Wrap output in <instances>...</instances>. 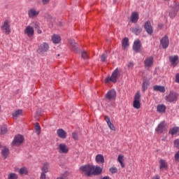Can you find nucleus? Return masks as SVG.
I'll return each mask as SVG.
<instances>
[{
	"label": "nucleus",
	"mask_w": 179,
	"mask_h": 179,
	"mask_svg": "<svg viewBox=\"0 0 179 179\" xmlns=\"http://www.w3.org/2000/svg\"><path fill=\"white\" fill-rule=\"evenodd\" d=\"M120 70L116 69L112 73L111 76L107 77L105 79V83H110V82H113V83H115L117 82V79L120 75Z\"/></svg>",
	"instance_id": "f257e3e1"
},
{
	"label": "nucleus",
	"mask_w": 179,
	"mask_h": 179,
	"mask_svg": "<svg viewBox=\"0 0 179 179\" xmlns=\"http://www.w3.org/2000/svg\"><path fill=\"white\" fill-rule=\"evenodd\" d=\"M141 92L138 91L134 96V101H133V107L134 108H136V110H139L141 108Z\"/></svg>",
	"instance_id": "f03ea898"
},
{
	"label": "nucleus",
	"mask_w": 179,
	"mask_h": 179,
	"mask_svg": "<svg viewBox=\"0 0 179 179\" xmlns=\"http://www.w3.org/2000/svg\"><path fill=\"white\" fill-rule=\"evenodd\" d=\"M1 30L5 34H10V20H5L1 24Z\"/></svg>",
	"instance_id": "7ed1b4c3"
},
{
	"label": "nucleus",
	"mask_w": 179,
	"mask_h": 179,
	"mask_svg": "<svg viewBox=\"0 0 179 179\" xmlns=\"http://www.w3.org/2000/svg\"><path fill=\"white\" fill-rule=\"evenodd\" d=\"M80 170L82 171L83 174H85L87 177L92 176V165L82 166H80Z\"/></svg>",
	"instance_id": "20e7f679"
},
{
	"label": "nucleus",
	"mask_w": 179,
	"mask_h": 179,
	"mask_svg": "<svg viewBox=\"0 0 179 179\" xmlns=\"http://www.w3.org/2000/svg\"><path fill=\"white\" fill-rule=\"evenodd\" d=\"M166 101L169 103H176L178 100V94L174 92H171L169 95L166 96Z\"/></svg>",
	"instance_id": "39448f33"
},
{
	"label": "nucleus",
	"mask_w": 179,
	"mask_h": 179,
	"mask_svg": "<svg viewBox=\"0 0 179 179\" xmlns=\"http://www.w3.org/2000/svg\"><path fill=\"white\" fill-rule=\"evenodd\" d=\"M57 150H58L59 153H62L63 155H66L69 152V147H68V145L66 143H62L59 144V145L57 147Z\"/></svg>",
	"instance_id": "423d86ee"
},
{
	"label": "nucleus",
	"mask_w": 179,
	"mask_h": 179,
	"mask_svg": "<svg viewBox=\"0 0 179 179\" xmlns=\"http://www.w3.org/2000/svg\"><path fill=\"white\" fill-rule=\"evenodd\" d=\"M48 50H50V45L45 42H43L38 46L37 52L39 54H44V52H47Z\"/></svg>",
	"instance_id": "0eeeda50"
},
{
	"label": "nucleus",
	"mask_w": 179,
	"mask_h": 179,
	"mask_svg": "<svg viewBox=\"0 0 179 179\" xmlns=\"http://www.w3.org/2000/svg\"><path fill=\"white\" fill-rule=\"evenodd\" d=\"M24 34L29 38H31L34 36V28L30 25L27 26L24 29Z\"/></svg>",
	"instance_id": "6e6552de"
},
{
	"label": "nucleus",
	"mask_w": 179,
	"mask_h": 179,
	"mask_svg": "<svg viewBox=\"0 0 179 179\" xmlns=\"http://www.w3.org/2000/svg\"><path fill=\"white\" fill-rule=\"evenodd\" d=\"M23 141H24V137L20 134H18L15 136L13 141V146H19V145H22V143H23Z\"/></svg>",
	"instance_id": "1a4fd4ad"
},
{
	"label": "nucleus",
	"mask_w": 179,
	"mask_h": 179,
	"mask_svg": "<svg viewBox=\"0 0 179 179\" xmlns=\"http://www.w3.org/2000/svg\"><path fill=\"white\" fill-rule=\"evenodd\" d=\"M106 99L107 100H115L117 99V92L114 90H109L106 94Z\"/></svg>",
	"instance_id": "9d476101"
},
{
	"label": "nucleus",
	"mask_w": 179,
	"mask_h": 179,
	"mask_svg": "<svg viewBox=\"0 0 179 179\" xmlns=\"http://www.w3.org/2000/svg\"><path fill=\"white\" fill-rule=\"evenodd\" d=\"M40 15V10H37L35 8H31L28 10V16L30 19H34Z\"/></svg>",
	"instance_id": "9b49d317"
},
{
	"label": "nucleus",
	"mask_w": 179,
	"mask_h": 179,
	"mask_svg": "<svg viewBox=\"0 0 179 179\" xmlns=\"http://www.w3.org/2000/svg\"><path fill=\"white\" fill-rule=\"evenodd\" d=\"M166 131L167 129H166V127H164V122H162L160 124H159L155 129V132H157V134H163Z\"/></svg>",
	"instance_id": "f8f14e48"
},
{
	"label": "nucleus",
	"mask_w": 179,
	"mask_h": 179,
	"mask_svg": "<svg viewBox=\"0 0 179 179\" xmlns=\"http://www.w3.org/2000/svg\"><path fill=\"white\" fill-rule=\"evenodd\" d=\"M141 47H142V43H141V41H134L133 44L134 51H135V52H141Z\"/></svg>",
	"instance_id": "ddd939ff"
},
{
	"label": "nucleus",
	"mask_w": 179,
	"mask_h": 179,
	"mask_svg": "<svg viewBox=\"0 0 179 179\" xmlns=\"http://www.w3.org/2000/svg\"><path fill=\"white\" fill-rule=\"evenodd\" d=\"M159 164L160 171H163L167 170V169H169V164L164 159H160L159 161Z\"/></svg>",
	"instance_id": "4468645a"
},
{
	"label": "nucleus",
	"mask_w": 179,
	"mask_h": 179,
	"mask_svg": "<svg viewBox=\"0 0 179 179\" xmlns=\"http://www.w3.org/2000/svg\"><path fill=\"white\" fill-rule=\"evenodd\" d=\"M101 173H103V168L99 166H94L92 165V176H99Z\"/></svg>",
	"instance_id": "2eb2a0df"
},
{
	"label": "nucleus",
	"mask_w": 179,
	"mask_h": 179,
	"mask_svg": "<svg viewBox=\"0 0 179 179\" xmlns=\"http://www.w3.org/2000/svg\"><path fill=\"white\" fill-rule=\"evenodd\" d=\"M104 120L107 123V125L110 131H115V127L114 124L111 122V120L110 119V117L108 115L104 116Z\"/></svg>",
	"instance_id": "dca6fc26"
},
{
	"label": "nucleus",
	"mask_w": 179,
	"mask_h": 179,
	"mask_svg": "<svg viewBox=\"0 0 179 179\" xmlns=\"http://www.w3.org/2000/svg\"><path fill=\"white\" fill-rule=\"evenodd\" d=\"M104 120L107 123V125L110 131H115V127L114 124L111 122V120L110 119V117L108 115L104 116Z\"/></svg>",
	"instance_id": "f3484780"
},
{
	"label": "nucleus",
	"mask_w": 179,
	"mask_h": 179,
	"mask_svg": "<svg viewBox=\"0 0 179 179\" xmlns=\"http://www.w3.org/2000/svg\"><path fill=\"white\" fill-rule=\"evenodd\" d=\"M144 28L148 34H152V33H153V27H152L150 21H147L145 23Z\"/></svg>",
	"instance_id": "a211bd4d"
},
{
	"label": "nucleus",
	"mask_w": 179,
	"mask_h": 179,
	"mask_svg": "<svg viewBox=\"0 0 179 179\" xmlns=\"http://www.w3.org/2000/svg\"><path fill=\"white\" fill-rule=\"evenodd\" d=\"M160 43H161V45H162V48H164V49L167 48V47H169V44H170V41L169 40V37L164 36L161 39Z\"/></svg>",
	"instance_id": "6ab92c4d"
},
{
	"label": "nucleus",
	"mask_w": 179,
	"mask_h": 179,
	"mask_svg": "<svg viewBox=\"0 0 179 179\" xmlns=\"http://www.w3.org/2000/svg\"><path fill=\"white\" fill-rule=\"evenodd\" d=\"M69 45L71 48V50L73 51L74 52H78V47H76V42H75V40L70 39L69 41Z\"/></svg>",
	"instance_id": "aec40b11"
},
{
	"label": "nucleus",
	"mask_w": 179,
	"mask_h": 179,
	"mask_svg": "<svg viewBox=\"0 0 179 179\" xmlns=\"http://www.w3.org/2000/svg\"><path fill=\"white\" fill-rule=\"evenodd\" d=\"M57 134L61 139H65L66 138V131L62 129H57Z\"/></svg>",
	"instance_id": "412c9836"
},
{
	"label": "nucleus",
	"mask_w": 179,
	"mask_h": 179,
	"mask_svg": "<svg viewBox=\"0 0 179 179\" xmlns=\"http://www.w3.org/2000/svg\"><path fill=\"white\" fill-rule=\"evenodd\" d=\"M129 47V39L128 38H124L122 41V50H128Z\"/></svg>",
	"instance_id": "4be33fe9"
},
{
	"label": "nucleus",
	"mask_w": 179,
	"mask_h": 179,
	"mask_svg": "<svg viewBox=\"0 0 179 179\" xmlns=\"http://www.w3.org/2000/svg\"><path fill=\"white\" fill-rule=\"evenodd\" d=\"M169 61H171V65L173 66H177V64H178V56H171L169 57Z\"/></svg>",
	"instance_id": "5701e85b"
},
{
	"label": "nucleus",
	"mask_w": 179,
	"mask_h": 179,
	"mask_svg": "<svg viewBox=\"0 0 179 179\" xmlns=\"http://www.w3.org/2000/svg\"><path fill=\"white\" fill-rule=\"evenodd\" d=\"M145 68H150L153 65V57L146 58L144 61Z\"/></svg>",
	"instance_id": "b1692460"
},
{
	"label": "nucleus",
	"mask_w": 179,
	"mask_h": 179,
	"mask_svg": "<svg viewBox=\"0 0 179 179\" xmlns=\"http://www.w3.org/2000/svg\"><path fill=\"white\" fill-rule=\"evenodd\" d=\"M166 107L164 104H159L157 106V111L159 114H163L166 113Z\"/></svg>",
	"instance_id": "393cba45"
},
{
	"label": "nucleus",
	"mask_w": 179,
	"mask_h": 179,
	"mask_svg": "<svg viewBox=\"0 0 179 179\" xmlns=\"http://www.w3.org/2000/svg\"><path fill=\"white\" fill-rule=\"evenodd\" d=\"M138 20H139V14L136 12L132 13L131 15V22H132V23H136Z\"/></svg>",
	"instance_id": "a878e982"
},
{
	"label": "nucleus",
	"mask_w": 179,
	"mask_h": 179,
	"mask_svg": "<svg viewBox=\"0 0 179 179\" xmlns=\"http://www.w3.org/2000/svg\"><path fill=\"white\" fill-rule=\"evenodd\" d=\"M154 92H160V93H164L166 92V88L164 86L162 85H155L153 87Z\"/></svg>",
	"instance_id": "bb28decb"
},
{
	"label": "nucleus",
	"mask_w": 179,
	"mask_h": 179,
	"mask_svg": "<svg viewBox=\"0 0 179 179\" xmlns=\"http://www.w3.org/2000/svg\"><path fill=\"white\" fill-rule=\"evenodd\" d=\"M52 41L54 44H59V43H61V36H59V35L54 34L52 36Z\"/></svg>",
	"instance_id": "cd10ccee"
},
{
	"label": "nucleus",
	"mask_w": 179,
	"mask_h": 179,
	"mask_svg": "<svg viewBox=\"0 0 179 179\" xmlns=\"http://www.w3.org/2000/svg\"><path fill=\"white\" fill-rule=\"evenodd\" d=\"M95 162H96L98 164H101L104 163V156L101 154H98L95 157Z\"/></svg>",
	"instance_id": "c85d7f7f"
},
{
	"label": "nucleus",
	"mask_w": 179,
	"mask_h": 179,
	"mask_svg": "<svg viewBox=\"0 0 179 179\" xmlns=\"http://www.w3.org/2000/svg\"><path fill=\"white\" fill-rule=\"evenodd\" d=\"M13 118H17V117H20V115H23V110L22 109H18L14 110L12 113Z\"/></svg>",
	"instance_id": "c756f323"
},
{
	"label": "nucleus",
	"mask_w": 179,
	"mask_h": 179,
	"mask_svg": "<svg viewBox=\"0 0 179 179\" xmlns=\"http://www.w3.org/2000/svg\"><path fill=\"white\" fill-rule=\"evenodd\" d=\"M169 134L170 135L174 136V135H179V127H175L169 130Z\"/></svg>",
	"instance_id": "7c9ffc66"
},
{
	"label": "nucleus",
	"mask_w": 179,
	"mask_h": 179,
	"mask_svg": "<svg viewBox=\"0 0 179 179\" xmlns=\"http://www.w3.org/2000/svg\"><path fill=\"white\" fill-rule=\"evenodd\" d=\"M41 170L42 173H48V171H50V164L48 162H45Z\"/></svg>",
	"instance_id": "2f4dec72"
},
{
	"label": "nucleus",
	"mask_w": 179,
	"mask_h": 179,
	"mask_svg": "<svg viewBox=\"0 0 179 179\" xmlns=\"http://www.w3.org/2000/svg\"><path fill=\"white\" fill-rule=\"evenodd\" d=\"M124 155H119L117 156V162L120 163L121 167L124 169L125 167V164H124Z\"/></svg>",
	"instance_id": "473e14b6"
},
{
	"label": "nucleus",
	"mask_w": 179,
	"mask_h": 179,
	"mask_svg": "<svg viewBox=\"0 0 179 179\" xmlns=\"http://www.w3.org/2000/svg\"><path fill=\"white\" fill-rule=\"evenodd\" d=\"M1 155L4 157V159H6V157H8V156L9 155V149H8L7 148H3L1 150Z\"/></svg>",
	"instance_id": "72a5a7b5"
},
{
	"label": "nucleus",
	"mask_w": 179,
	"mask_h": 179,
	"mask_svg": "<svg viewBox=\"0 0 179 179\" xmlns=\"http://www.w3.org/2000/svg\"><path fill=\"white\" fill-rule=\"evenodd\" d=\"M19 173L21 176H23V175L26 176L29 174V170H27V168L26 167H22L19 170Z\"/></svg>",
	"instance_id": "f704fd0d"
},
{
	"label": "nucleus",
	"mask_w": 179,
	"mask_h": 179,
	"mask_svg": "<svg viewBox=\"0 0 179 179\" xmlns=\"http://www.w3.org/2000/svg\"><path fill=\"white\" fill-rule=\"evenodd\" d=\"M35 132L37 135H40V134H41V127H40V124L38 123L35 124Z\"/></svg>",
	"instance_id": "c9c22d12"
},
{
	"label": "nucleus",
	"mask_w": 179,
	"mask_h": 179,
	"mask_svg": "<svg viewBox=\"0 0 179 179\" xmlns=\"http://www.w3.org/2000/svg\"><path fill=\"white\" fill-rule=\"evenodd\" d=\"M176 10H175V11H170V13H169L170 17H176V15H177V10H178V9H179V4H176Z\"/></svg>",
	"instance_id": "e433bc0d"
},
{
	"label": "nucleus",
	"mask_w": 179,
	"mask_h": 179,
	"mask_svg": "<svg viewBox=\"0 0 179 179\" xmlns=\"http://www.w3.org/2000/svg\"><path fill=\"white\" fill-rule=\"evenodd\" d=\"M141 31H142V28L141 27H136L132 29V32L134 33L136 36L141 34Z\"/></svg>",
	"instance_id": "4c0bfd02"
},
{
	"label": "nucleus",
	"mask_w": 179,
	"mask_h": 179,
	"mask_svg": "<svg viewBox=\"0 0 179 179\" xmlns=\"http://www.w3.org/2000/svg\"><path fill=\"white\" fill-rule=\"evenodd\" d=\"M148 86H149V83H148L147 81H144L143 83V86H142L143 92H145L148 90Z\"/></svg>",
	"instance_id": "58836bf2"
},
{
	"label": "nucleus",
	"mask_w": 179,
	"mask_h": 179,
	"mask_svg": "<svg viewBox=\"0 0 179 179\" xmlns=\"http://www.w3.org/2000/svg\"><path fill=\"white\" fill-rule=\"evenodd\" d=\"M109 171L111 174H115V173H117L118 169L116 167L113 166L109 169Z\"/></svg>",
	"instance_id": "ea45409f"
},
{
	"label": "nucleus",
	"mask_w": 179,
	"mask_h": 179,
	"mask_svg": "<svg viewBox=\"0 0 179 179\" xmlns=\"http://www.w3.org/2000/svg\"><path fill=\"white\" fill-rule=\"evenodd\" d=\"M81 57H82V58H84V59H87V58H89V56L86 51H83L81 52Z\"/></svg>",
	"instance_id": "a19ab883"
},
{
	"label": "nucleus",
	"mask_w": 179,
	"mask_h": 179,
	"mask_svg": "<svg viewBox=\"0 0 179 179\" xmlns=\"http://www.w3.org/2000/svg\"><path fill=\"white\" fill-rule=\"evenodd\" d=\"M8 179H17V175L16 173H10L8 175Z\"/></svg>",
	"instance_id": "79ce46f5"
},
{
	"label": "nucleus",
	"mask_w": 179,
	"mask_h": 179,
	"mask_svg": "<svg viewBox=\"0 0 179 179\" xmlns=\"http://www.w3.org/2000/svg\"><path fill=\"white\" fill-rule=\"evenodd\" d=\"M173 145H174L175 148H177L178 149H179V138H178L173 141Z\"/></svg>",
	"instance_id": "37998d69"
},
{
	"label": "nucleus",
	"mask_w": 179,
	"mask_h": 179,
	"mask_svg": "<svg viewBox=\"0 0 179 179\" xmlns=\"http://www.w3.org/2000/svg\"><path fill=\"white\" fill-rule=\"evenodd\" d=\"M68 178V175L65 173L64 175H62V176L57 178V179H66Z\"/></svg>",
	"instance_id": "c03bdc74"
},
{
	"label": "nucleus",
	"mask_w": 179,
	"mask_h": 179,
	"mask_svg": "<svg viewBox=\"0 0 179 179\" xmlns=\"http://www.w3.org/2000/svg\"><path fill=\"white\" fill-rule=\"evenodd\" d=\"M106 54H103L101 56V60L102 61V62H106Z\"/></svg>",
	"instance_id": "a18cd8bd"
},
{
	"label": "nucleus",
	"mask_w": 179,
	"mask_h": 179,
	"mask_svg": "<svg viewBox=\"0 0 179 179\" xmlns=\"http://www.w3.org/2000/svg\"><path fill=\"white\" fill-rule=\"evenodd\" d=\"M45 173L44 172H41L40 179H45Z\"/></svg>",
	"instance_id": "49530a36"
},
{
	"label": "nucleus",
	"mask_w": 179,
	"mask_h": 179,
	"mask_svg": "<svg viewBox=\"0 0 179 179\" xmlns=\"http://www.w3.org/2000/svg\"><path fill=\"white\" fill-rule=\"evenodd\" d=\"M7 131H8V129H6V127H3L1 129V134H6Z\"/></svg>",
	"instance_id": "de8ad7c7"
},
{
	"label": "nucleus",
	"mask_w": 179,
	"mask_h": 179,
	"mask_svg": "<svg viewBox=\"0 0 179 179\" xmlns=\"http://www.w3.org/2000/svg\"><path fill=\"white\" fill-rule=\"evenodd\" d=\"M72 136H73V139H75V141H76L78 139V134L76 133H73Z\"/></svg>",
	"instance_id": "09e8293b"
},
{
	"label": "nucleus",
	"mask_w": 179,
	"mask_h": 179,
	"mask_svg": "<svg viewBox=\"0 0 179 179\" xmlns=\"http://www.w3.org/2000/svg\"><path fill=\"white\" fill-rule=\"evenodd\" d=\"M176 83H179V73L176 76Z\"/></svg>",
	"instance_id": "8fccbe9b"
},
{
	"label": "nucleus",
	"mask_w": 179,
	"mask_h": 179,
	"mask_svg": "<svg viewBox=\"0 0 179 179\" xmlns=\"http://www.w3.org/2000/svg\"><path fill=\"white\" fill-rule=\"evenodd\" d=\"M42 2L43 5H47L50 2V0H42Z\"/></svg>",
	"instance_id": "3c124183"
},
{
	"label": "nucleus",
	"mask_w": 179,
	"mask_h": 179,
	"mask_svg": "<svg viewBox=\"0 0 179 179\" xmlns=\"http://www.w3.org/2000/svg\"><path fill=\"white\" fill-rule=\"evenodd\" d=\"M152 179H160V176L159 175H155Z\"/></svg>",
	"instance_id": "603ef678"
},
{
	"label": "nucleus",
	"mask_w": 179,
	"mask_h": 179,
	"mask_svg": "<svg viewBox=\"0 0 179 179\" xmlns=\"http://www.w3.org/2000/svg\"><path fill=\"white\" fill-rule=\"evenodd\" d=\"M128 66H129V68H132V66H134V63H133V62H130V63L128 64Z\"/></svg>",
	"instance_id": "864d4df0"
},
{
	"label": "nucleus",
	"mask_w": 179,
	"mask_h": 179,
	"mask_svg": "<svg viewBox=\"0 0 179 179\" xmlns=\"http://www.w3.org/2000/svg\"><path fill=\"white\" fill-rule=\"evenodd\" d=\"M37 33H38V34H41L43 33V31H41V29H38Z\"/></svg>",
	"instance_id": "5fc2aeb1"
},
{
	"label": "nucleus",
	"mask_w": 179,
	"mask_h": 179,
	"mask_svg": "<svg viewBox=\"0 0 179 179\" xmlns=\"http://www.w3.org/2000/svg\"><path fill=\"white\" fill-rule=\"evenodd\" d=\"M159 27L162 28V27H160V25H159Z\"/></svg>",
	"instance_id": "6e6d98bb"
},
{
	"label": "nucleus",
	"mask_w": 179,
	"mask_h": 179,
	"mask_svg": "<svg viewBox=\"0 0 179 179\" xmlns=\"http://www.w3.org/2000/svg\"><path fill=\"white\" fill-rule=\"evenodd\" d=\"M0 111H1V106H0Z\"/></svg>",
	"instance_id": "4d7b16f0"
}]
</instances>
